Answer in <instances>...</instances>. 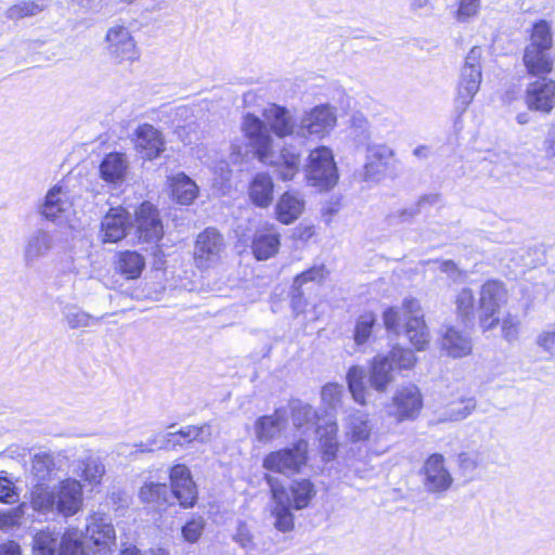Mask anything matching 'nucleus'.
Returning a JSON list of instances; mask_svg holds the SVG:
<instances>
[{
    "label": "nucleus",
    "instance_id": "19",
    "mask_svg": "<svg viewBox=\"0 0 555 555\" xmlns=\"http://www.w3.org/2000/svg\"><path fill=\"white\" fill-rule=\"evenodd\" d=\"M86 535L101 550L111 552L116 546L114 526L109 520L100 515H92L88 518Z\"/></svg>",
    "mask_w": 555,
    "mask_h": 555
},
{
    "label": "nucleus",
    "instance_id": "29",
    "mask_svg": "<svg viewBox=\"0 0 555 555\" xmlns=\"http://www.w3.org/2000/svg\"><path fill=\"white\" fill-rule=\"evenodd\" d=\"M68 208L67 195L61 184L49 190L41 207V215L53 222L57 221L61 214Z\"/></svg>",
    "mask_w": 555,
    "mask_h": 555
},
{
    "label": "nucleus",
    "instance_id": "5",
    "mask_svg": "<svg viewBox=\"0 0 555 555\" xmlns=\"http://www.w3.org/2000/svg\"><path fill=\"white\" fill-rule=\"evenodd\" d=\"M308 442L299 440L292 447L270 452L263 457L262 467L267 470L291 476L299 473L307 463Z\"/></svg>",
    "mask_w": 555,
    "mask_h": 555
},
{
    "label": "nucleus",
    "instance_id": "58",
    "mask_svg": "<svg viewBox=\"0 0 555 555\" xmlns=\"http://www.w3.org/2000/svg\"><path fill=\"white\" fill-rule=\"evenodd\" d=\"M325 276V269L323 266L312 267L309 270L298 274L294 279L293 288H300L305 283L311 281H322Z\"/></svg>",
    "mask_w": 555,
    "mask_h": 555
},
{
    "label": "nucleus",
    "instance_id": "64",
    "mask_svg": "<svg viewBox=\"0 0 555 555\" xmlns=\"http://www.w3.org/2000/svg\"><path fill=\"white\" fill-rule=\"evenodd\" d=\"M0 555H22V547L16 541L8 540L0 544Z\"/></svg>",
    "mask_w": 555,
    "mask_h": 555
},
{
    "label": "nucleus",
    "instance_id": "46",
    "mask_svg": "<svg viewBox=\"0 0 555 555\" xmlns=\"http://www.w3.org/2000/svg\"><path fill=\"white\" fill-rule=\"evenodd\" d=\"M27 503L23 502L15 507L0 511V530L2 532H10L18 529L25 516Z\"/></svg>",
    "mask_w": 555,
    "mask_h": 555
},
{
    "label": "nucleus",
    "instance_id": "21",
    "mask_svg": "<svg viewBox=\"0 0 555 555\" xmlns=\"http://www.w3.org/2000/svg\"><path fill=\"white\" fill-rule=\"evenodd\" d=\"M273 506L271 515L274 517L273 526L281 532L294 529L295 517L291 512L289 498L285 488H272Z\"/></svg>",
    "mask_w": 555,
    "mask_h": 555
},
{
    "label": "nucleus",
    "instance_id": "10",
    "mask_svg": "<svg viewBox=\"0 0 555 555\" xmlns=\"http://www.w3.org/2000/svg\"><path fill=\"white\" fill-rule=\"evenodd\" d=\"M105 41L107 53L115 62L132 63L140 59V50L127 27L121 25L111 27L106 33Z\"/></svg>",
    "mask_w": 555,
    "mask_h": 555
},
{
    "label": "nucleus",
    "instance_id": "47",
    "mask_svg": "<svg viewBox=\"0 0 555 555\" xmlns=\"http://www.w3.org/2000/svg\"><path fill=\"white\" fill-rule=\"evenodd\" d=\"M385 357H389V362L392 363L393 370H411L417 362L414 352L401 346H395Z\"/></svg>",
    "mask_w": 555,
    "mask_h": 555
},
{
    "label": "nucleus",
    "instance_id": "35",
    "mask_svg": "<svg viewBox=\"0 0 555 555\" xmlns=\"http://www.w3.org/2000/svg\"><path fill=\"white\" fill-rule=\"evenodd\" d=\"M171 194L181 205L191 204L197 196L198 188L190 176H175L170 183Z\"/></svg>",
    "mask_w": 555,
    "mask_h": 555
},
{
    "label": "nucleus",
    "instance_id": "13",
    "mask_svg": "<svg viewBox=\"0 0 555 555\" xmlns=\"http://www.w3.org/2000/svg\"><path fill=\"white\" fill-rule=\"evenodd\" d=\"M423 474L424 488L430 493L444 492L452 486L453 478L441 454L435 453L428 456L423 466Z\"/></svg>",
    "mask_w": 555,
    "mask_h": 555
},
{
    "label": "nucleus",
    "instance_id": "37",
    "mask_svg": "<svg viewBox=\"0 0 555 555\" xmlns=\"http://www.w3.org/2000/svg\"><path fill=\"white\" fill-rule=\"evenodd\" d=\"M63 319L70 330L96 325L102 319L94 317L75 305H66L62 310Z\"/></svg>",
    "mask_w": 555,
    "mask_h": 555
},
{
    "label": "nucleus",
    "instance_id": "33",
    "mask_svg": "<svg viewBox=\"0 0 555 555\" xmlns=\"http://www.w3.org/2000/svg\"><path fill=\"white\" fill-rule=\"evenodd\" d=\"M273 190L270 176H255L249 184V198L258 207H268L273 199Z\"/></svg>",
    "mask_w": 555,
    "mask_h": 555
},
{
    "label": "nucleus",
    "instance_id": "6",
    "mask_svg": "<svg viewBox=\"0 0 555 555\" xmlns=\"http://www.w3.org/2000/svg\"><path fill=\"white\" fill-rule=\"evenodd\" d=\"M336 111L330 104H320L306 111L297 126L298 138L322 139L336 126Z\"/></svg>",
    "mask_w": 555,
    "mask_h": 555
},
{
    "label": "nucleus",
    "instance_id": "24",
    "mask_svg": "<svg viewBox=\"0 0 555 555\" xmlns=\"http://www.w3.org/2000/svg\"><path fill=\"white\" fill-rule=\"evenodd\" d=\"M286 412L276 410L272 415L259 417L255 423V434L260 442H269L278 437L286 425Z\"/></svg>",
    "mask_w": 555,
    "mask_h": 555
},
{
    "label": "nucleus",
    "instance_id": "39",
    "mask_svg": "<svg viewBox=\"0 0 555 555\" xmlns=\"http://www.w3.org/2000/svg\"><path fill=\"white\" fill-rule=\"evenodd\" d=\"M57 470L55 459L50 453H38L33 459V475L38 482L51 480Z\"/></svg>",
    "mask_w": 555,
    "mask_h": 555
},
{
    "label": "nucleus",
    "instance_id": "3",
    "mask_svg": "<svg viewBox=\"0 0 555 555\" xmlns=\"http://www.w3.org/2000/svg\"><path fill=\"white\" fill-rule=\"evenodd\" d=\"M553 46V36L550 24L541 20L532 27L530 43L524 51V63L532 76H543L551 73L553 60L550 50Z\"/></svg>",
    "mask_w": 555,
    "mask_h": 555
},
{
    "label": "nucleus",
    "instance_id": "30",
    "mask_svg": "<svg viewBox=\"0 0 555 555\" xmlns=\"http://www.w3.org/2000/svg\"><path fill=\"white\" fill-rule=\"evenodd\" d=\"M495 462V455L488 448L461 452L459 454V466L465 473H473L479 468H486Z\"/></svg>",
    "mask_w": 555,
    "mask_h": 555
},
{
    "label": "nucleus",
    "instance_id": "56",
    "mask_svg": "<svg viewBox=\"0 0 555 555\" xmlns=\"http://www.w3.org/2000/svg\"><path fill=\"white\" fill-rule=\"evenodd\" d=\"M476 409V400L468 398L462 400L450 409L449 418L451 421H462L469 416Z\"/></svg>",
    "mask_w": 555,
    "mask_h": 555
},
{
    "label": "nucleus",
    "instance_id": "27",
    "mask_svg": "<svg viewBox=\"0 0 555 555\" xmlns=\"http://www.w3.org/2000/svg\"><path fill=\"white\" fill-rule=\"evenodd\" d=\"M280 248V234L275 229L259 230L255 233L251 249L258 260H267Z\"/></svg>",
    "mask_w": 555,
    "mask_h": 555
},
{
    "label": "nucleus",
    "instance_id": "63",
    "mask_svg": "<svg viewBox=\"0 0 555 555\" xmlns=\"http://www.w3.org/2000/svg\"><path fill=\"white\" fill-rule=\"evenodd\" d=\"M194 442L206 444L211 441L214 437V428L210 423H205L199 426L194 425Z\"/></svg>",
    "mask_w": 555,
    "mask_h": 555
},
{
    "label": "nucleus",
    "instance_id": "32",
    "mask_svg": "<svg viewBox=\"0 0 555 555\" xmlns=\"http://www.w3.org/2000/svg\"><path fill=\"white\" fill-rule=\"evenodd\" d=\"M289 505L295 509L306 508L315 496L317 490L309 479H297L292 481L288 489Z\"/></svg>",
    "mask_w": 555,
    "mask_h": 555
},
{
    "label": "nucleus",
    "instance_id": "34",
    "mask_svg": "<svg viewBox=\"0 0 555 555\" xmlns=\"http://www.w3.org/2000/svg\"><path fill=\"white\" fill-rule=\"evenodd\" d=\"M309 173H337L333 152L327 146H319L309 155Z\"/></svg>",
    "mask_w": 555,
    "mask_h": 555
},
{
    "label": "nucleus",
    "instance_id": "23",
    "mask_svg": "<svg viewBox=\"0 0 555 555\" xmlns=\"http://www.w3.org/2000/svg\"><path fill=\"white\" fill-rule=\"evenodd\" d=\"M441 349L452 358H463L470 354L472 339L465 333L448 327L441 337Z\"/></svg>",
    "mask_w": 555,
    "mask_h": 555
},
{
    "label": "nucleus",
    "instance_id": "20",
    "mask_svg": "<svg viewBox=\"0 0 555 555\" xmlns=\"http://www.w3.org/2000/svg\"><path fill=\"white\" fill-rule=\"evenodd\" d=\"M395 152L385 144H371L366 147L364 173H386L396 170Z\"/></svg>",
    "mask_w": 555,
    "mask_h": 555
},
{
    "label": "nucleus",
    "instance_id": "14",
    "mask_svg": "<svg viewBox=\"0 0 555 555\" xmlns=\"http://www.w3.org/2000/svg\"><path fill=\"white\" fill-rule=\"evenodd\" d=\"M54 236L50 231L38 229L29 233L23 247V261L28 268L37 266L54 248Z\"/></svg>",
    "mask_w": 555,
    "mask_h": 555
},
{
    "label": "nucleus",
    "instance_id": "62",
    "mask_svg": "<svg viewBox=\"0 0 555 555\" xmlns=\"http://www.w3.org/2000/svg\"><path fill=\"white\" fill-rule=\"evenodd\" d=\"M519 322L512 315H507L502 322V333L506 340L513 341L518 336Z\"/></svg>",
    "mask_w": 555,
    "mask_h": 555
},
{
    "label": "nucleus",
    "instance_id": "9",
    "mask_svg": "<svg viewBox=\"0 0 555 555\" xmlns=\"http://www.w3.org/2000/svg\"><path fill=\"white\" fill-rule=\"evenodd\" d=\"M134 227L139 241L156 244L164 236L159 210L150 202H143L134 211Z\"/></svg>",
    "mask_w": 555,
    "mask_h": 555
},
{
    "label": "nucleus",
    "instance_id": "45",
    "mask_svg": "<svg viewBox=\"0 0 555 555\" xmlns=\"http://www.w3.org/2000/svg\"><path fill=\"white\" fill-rule=\"evenodd\" d=\"M44 10V4L42 1H21L11 5L5 11V16L11 21H18L25 17L36 16Z\"/></svg>",
    "mask_w": 555,
    "mask_h": 555
},
{
    "label": "nucleus",
    "instance_id": "17",
    "mask_svg": "<svg viewBox=\"0 0 555 555\" xmlns=\"http://www.w3.org/2000/svg\"><path fill=\"white\" fill-rule=\"evenodd\" d=\"M56 492V511L64 517L76 515L82 507V486L74 478H66L59 483Z\"/></svg>",
    "mask_w": 555,
    "mask_h": 555
},
{
    "label": "nucleus",
    "instance_id": "40",
    "mask_svg": "<svg viewBox=\"0 0 555 555\" xmlns=\"http://www.w3.org/2000/svg\"><path fill=\"white\" fill-rule=\"evenodd\" d=\"M140 499L145 503H153L157 506L168 504L171 499L170 490L166 483L145 482L139 492Z\"/></svg>",
    "mask_w": 555,
    "mask_h": 555
},
{
    "label": "nucleus",
    "instance_id": "42",
    "mask_svg": "<svg viewBox=\"0 0 555 555\" xmlns=\"http://www.w3.org/2000/svg\"><path fill=\"white\" fill-rule=\"evenodd\" d=\"M59 555H90L78 528H67L63 533V543Z\"/></svg>",
    "mask_w": 555,
    "mask_h": 555
},
{
    "label": "nucleus",
    "instance_id": "61",
    "mask_svg": "<svg viewBox=\"0 0 555 555\" xmlns=\"http://www.w3.org/2000/svg\"><path fill=\"white\" fill-rule=\"evenodd\" d=\"M339 176H307V183L320 191H328L338 182Z\"/></svg>",
    "mask_w": 555,
    "mask_h": 555
},
{
    "label": "nucleus",
    "instance_id": "22",
    "mask_svg": "<svg viewBox=\"0 0 555 555\" xmlns=\"http://www.w3.org/2000/svg\"><path fill=\"white\" fill-rule=\"evenodd\" d=\"M393 371L389 357L384 354L375 356L370 364V386L378 392H386L395 380Z\"/></svg>",
    "mask_w": 555,
    "mask_h": 555
},
{
    "label": "nucleus",
    "instance_id": "26",
    "mask_svg": "<svg viewBox=\"0 0 555 555\" xmlns=\"http://www.w3.org/2000/svg\"><path fill=\"white\" fill-rule=\"evenodd\" d=\"M56 492L47 483L37 482L29 492V505L34 512L47 516L56 511Z\"/></svg>",
    "mask_w": 555,
    "mask_h": 555
},
{
    "label": "nucleus",
    "instance_id": "59",
    "mask_svg": "<svg viewBox=\"0 0 555 555\" xmlns=\"http://www.w3.org/2000/svg\"><path fill=\"white\" fill-rule=\"evenodd\" d=\"M535 341L537 345L545 352L555 356V323L543 330L537 336Z\"/></svg>",
    "mask_w": 555,
    "mask_h": 555
},
{
    "label": "nucleus",
    "instance_id": "25",
    "mask_svg": "<svg viewBox=\"0 0 555 555\" xmlns=\"http://www.w3.org/2000/svg\"><path fill=\"white\" fill-rule=\"evenodd\" d=\"M305 209V201L297 193L285 192L276 203V219L283 224L296 221Z\"/></svg>",
    "mask_w": 555,
    "mask_h": 555
},
{
    "label": "nucleus",
    "instance_id": "4",
    "mask_svg": "<svg viewBox=\"0 0 555 555\" xmlns=\"http://www.w3.org/2000/svg\"><path fill=\"white\" fill-rule=\"evenodd\" d=\"M481 48L473 47L465 57L464 66L457 86V96L455 99V109L464 113L476 93L479 91L482 73H481Z\"/></svg>",
    "mask_w": 555,
    "mask_h": 555
},
{
    "label": "nucleus",
    "instance_id": "1",
    "mask_svg": "<svg viewBox=\"0 0 555 555\" xmlns=\"http://www.w3.org/2000/svg\"><path fill=\"white\" fill-rule=\"evenodd\" d=\"M264 120L254 114H246L242 122V130L248 139L258 159L262 163L271 162L273 132L279 138L297 137V126L292 112L285 106L270 104L262 112Z\"/></svg>",
    "mask_w": 555,
    "mask_h": 555
},
{
    "label": "nucleus",
    "instance_id": "15",
    "mask_svg": "<svg viewBox=\"0 0 555 555\" xmlns=\"http://www.w3.org/2000/svg\"><path fill=\"white\" fill-rule=\"evenodd\" d=\"M526 103L531 111L550 114L555 105V81L541 77L529 83Z\"/></svg>",
    "mask_w": 555,
    "mask_h": 555
},
{
    "label": "nucleus",
    "instance_id": "43",
    "mask_svg": "<svg viewBox=\"0 0 555 555\" xmlns=\"http://www.w3.org/2000/svg\"><path fill=\"white\" fill-rule=\"evenodd\" d=\"M145 266L144 258L137 251H125L119 255L118 268L127 279L140 276Z\"/></svg>",
    "mask_w": 555,
    "mask_h": 555
},
{
    "label": "nucleus",
    "instance_id": "7",
    "mask_svg": "<svg viewBox=\"0 0 555 555\" xmlns=\"http://www.w3.org/2000/svg\"><path fill=\"white\" fill-rule=\"evenodd\" d=\"M423 409V396L414 384L398 387L391 402L386 405V412L398 423L414 421Z\"/></svg>",
    "mask_w": 555,
    "mask_h": 555
},
{
    "label": "nucleus",
    "instance_id": "2",
    "mask_svg": "<svg viewBox=\"0 0 555 555\" xmlns=\"http://www.w3.org/2000/svg\"><path fill=\"white\" fill-rule=\"evenodd\" d=\"M383 321L388 331L399 333L402 327L411 345L418 351L425 350L430 341L422 306L415 298H404L400 307L386 309Z\"/></svg>",
    "mask_w": 555,
    "mask_h": 555
},
{
    "label": "nucleus",
    "instance_id": "57",
    "mask_svg": "<svg viewBox=\"0 0 555 555\" xmlns=\"http://www.w3.org/2000/svg\"><path fill=\"white\" fill-rule=\"evenodd\" d=\"M344 389L341 385L336 383L326 384L321 391V397L324 403L330 408L335 409L339 403Z\"/></svg>",
    "mask_w": 555,
    "mask_h": 555
},
{
    "label": "nucleus",
    "instance_id": "52",
    "mask_svg": "<svg viewBox=\"0 0 555 555\" xmlns=\"http://www.w3.org/2000/svg\"><path fill=\"white\" fill-rule=\"evenodd\" d=\"M20 498L17 488L5 472L0 473V502L12 504Z\"/></svg>",
    "mask_w": 555,
    "mask_h": 555
},
{
    "label": "nucleus",
    "instance_id": "55",
    "mask_svg": "<svg viewBox=\"0 0 555 555\" xmlns=\"http://www.w3.org/2000/svg\"><path fill=\"white\" fill-rule=\"evenodd\" d=\"M293 422L296 427H301L315 418V411L309 404L297 403L292 408Z\"/></svg>",
    "mask_w": 555,
    "mask_h": 555
},
{
    "label": "nucleus",
    "instance_id": "16",
    "mask_svg": "<svg viewBox=\"0 0 555 555\" xmlns=\"http://www.w3.org/2000/svg\"><path fill=\"white\" fill-rule=\"evenodd\" d=\"M171 496L184 508L192 507L197 499L196 486L190 469L183 464L175 465L170 470Z\"/></svg>",
    "mask_w": 555,
    "mask_h": 555
},
{
    "label": "nucleus",
    "instance_id": "8",
    "mask_svg": "<svg viewBox=\"0 0 555 555\" xmlns=\"http://www.w3.org/2000/svg\"><path fill=\"white\" fill-rule=\"evenodd\" d=\"M507 302V289L498 280L487 281L479 294V318L485 330H491L499 323L498 313Z\"/></svg>",
    "mask_w": 555,
    "mask_h": 555
},
{
    "label": "nucleus",
    "instance_id": "60",
    "mask_svg": "<svg viewBox=\"0 0 555 555\" xmlns=\"http://www.w3.org/2000/svg\"><path fill=\"white\" fill-rule=\"evenodd\" d=\"M194 425H188L179 429L178 431L169 433V439L172 441V446H183L184 443L194 442Z\"/></svg>",
    "mask_w": 555,
    "mask_h": 555
},
{
    "label": "nucleus",
    "instance_id": "50",
    "mask_svg": "<svg viewBox=\"0 0 555 555\" xmlns=\"http://www.w3.org/2000/svg\"><path fill=\"white\" fill-rule=\"evenodd\" d=\"M232 540L245 551H253L256 548L254 533L244 520L237 521L235 531L232 534Z\"/></svg>",
    "mask_w": 555,
    "mask_h": 555
},
{
    "label": "nucleus",
    "instance_id": "12",
    "mask_svg": "<svg viewBox=\"0 0 555 555\" xmlns=\"http://www.w3.org/2000/svg\"><path fill=\"white\" fill-rule=\"evenodd\" d=\"M137 155L143 160L158 158L165 151V138L163 132L151 124L139 125L132 133Z\"/></svg>",
    "mask_w": 555,
    "mask_h": 555
},
{
    "label": "nucleus",
    "instance_id": "53",
    "mask_svg": "<svg viewBox=\"0 0 555 555\" xmlns=\"http://www.w3.org/2000/svg\"><path fill=\"white\" fill-rule=\"evenodd\" d=\"M456 310L462 317H469L474 312L475 297L472 289L462 288L455 299Z\"/></svg>",
    "mask_w": 555,
    "mask_h": 555
},
{
    "label": "nucleus",
    "instance_id": "41",
    "mask_svg": "<svg viewBox=\"0 0 555 555\" xmlns=\"http://www.w3.org/2000/svg\"><path fill=\"white\" fill-rule=\"evenodd\" d=\"M366 374L361 366H351L347 373V383L349 391L356 402L361 405L366 404L367 389L364 385Z\"/></svg>",
    "mask_w": 555,
    "mask_h": 555
},
{
    "label": "nucleus",
    "instance_id": "38",
    "mask_svg": "<svg viewBox=\"0 0 555 555\" xmlns=\"http://www.w3.org/2000/svg\"><path fill=\"white\" fill-rule=\"evenodd\" d=\"M318 435L320 447L326 461L332 460L337 451V424L334 421L325 422L324 425H318Z\"/></svg>",
    "mask_w": 555,
    "mask_h": 555
},
{
    "label": "nucleus",
    "instance_id": "28",
    "mask_svg": "<svg viewBox=\"0 0 555 555\" xmlns=\"http://www.w3.org/2000/svg\"><path fill=\"white\" fill-rule=\"evenodd\" d=\"M63 543V534L56 529L46 527L36 532L33 539L34 555H59Z\"/></svg>",
    "mask_w": 555,
    "mask_h": 555
},
{
    "label": "nucleus",
    "instance_id": "48",
    "mask_svg": "<svg viewBox=\"0 0 555 555\" xmlns=\"http://www.w3.org/2000/svg\"><path fill=\"white\" fill-rule=\"evenodd\" d=\"M375 323L376 317L372 312H365L357 319L353 333V339L357 345H363L367 341Z\"/></svg>",
    "mask_w": 555,
    "mask_h": 555
},
{
    "label": "nucleus",
    "instance_id": "49",
    "mask_svg": "<svg viewBox=\"0 0 555 555\" xmlns=\"http://www.w3.org/2000/svg\"><path fill=\"white\" fill-rule=\"evenodd\" d=\"M480 8L481 0H459L453 17L460 24H467L478 16Z\"/></svg>",
    "mask_w": 555,
    "mask_h": 555
},
{
    "label": "nucleus",
    "instance_id": "36",
    "mask_svg": "<svg viewBox=\"0 0 555 555\" xmlns=\"http://www.w3.org/2000/svg\"><path fill=\"white\" fill-rule=\"evenodd\" d=\"M373 426L369 415L357 411L349 415L347 420V435L354 442L369 440Z\"/></svg>",
    "mask_w": 555,
    "mask_h": 555
},
{
    "label": "nucleus",
    "instance_id": "51",
    "mask_svg": "<svg viewBox=\"0 0 555 555\" xmlns=\"http://www.w3.org/2000/svg\"><path fill=\"white\" fill-rule=\"evenodd\" d=\"M169 446H172V441H170L169 439V433H156L152 435V437H150L145 443L140 442L138 444H134V448L137 449L134 452H153L155 450L166 449Z\"/></svg>",
    "mask_w": 555,
    "mask_h": 555
},
{
    "label": "nucleus",
    "instance_id": "18",
    "mask_svg": "<svg viewBox=\"0 0 555 555\" xmlns=\"http://www.w3.org/2000/svg\"><path fill=\"white\" fill-rule=\"evenodd\" d=\"M131 224L130 214L125 208H111L101 223L102 241L104 243H117L121 241Z\"/></svg>",
    "mask_w": 555,
    "mask_h": 555
},
{
    "label": "nucleus",
    "instance_id": "44",
    "mask_svg": "<svg viewBox=\"0 0 555 555\" xmlns=\"http://www.w3.org/2000/svg\"><path fill=\"white\" fill-rule=\"evenodd\" d=\"M129 158L126 153L114 151L107 153L100 163L99 173H127Z\"/></svg>",
    "mask_w": 555,
    "mask_h": 555
},
{
    "label": "nucleus",
    "instance_id": "54",
    "mask_svg": "<svg viewBox=\"0 0 555 555\" xmlns=\"http://www.w3.org/2000/svg\"><path fill=\"white\" fill-rule=\"evenodd\" d=\"M205 527V520L202 517H196L188 521L182 527V535L189 543H195L202 535Z\"/></svg>",
    "mask_w": 555,
    "mask_h": 555
},
{
    "label": "nucleus",
    "instance_id": "11",
    "mask_svg": "<svg viewBox=\"0 0 555 555\" xmlns=\"http://www.w3.org/2000/svg\"><path fill=\"white\" fill-rule=\"evenodd\" d=\"M224 248L222 235L214 228H207L197 235L194 261L197 268L208 269L217 264Z\"/></svg>",
    "mask_w": 555,
    "mask_h": 555
},
{
    "label": "nucleus",
    "instance_id": "31",
    "mask_svg": "<svg viewBox=\"0 0 555 555\" xmlns=\"http://www.w3.org/2000/svg\"><path fill=\"white\" fill-rule=\"evenodd\" d=\"M75 473L87 483L98 486L105 474V465L100 456L90 454L78 461Z\"/></svg>",
    "mask_w": 555,
    "mask_h": 555
}]
</instances>
